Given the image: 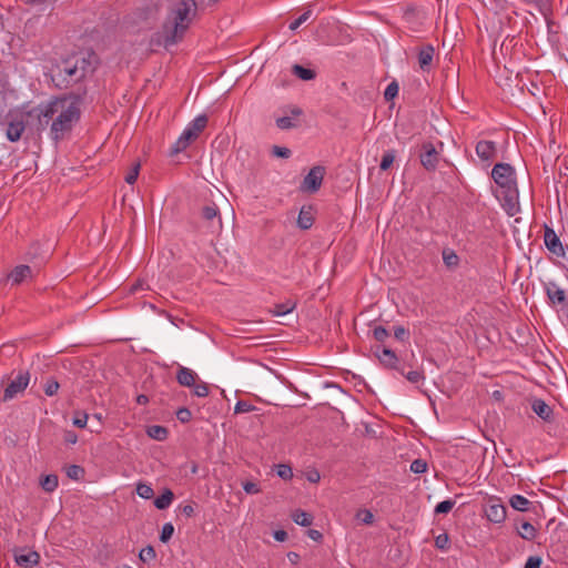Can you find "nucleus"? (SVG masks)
Returning <instances> with one entry per match:
<instances>
[{
	"mask_svg": "<svg viewBox=\"0 0 568 568\" xmlns=\"http://www.w3.org/2000/svg\"><path fill=\"white\" fill-rule=\"evenodd\" d=\"M197 14L195 0H178L170 7L168 18L162 26L163 45L169 49L181 42Z\"/></svg>",
	"mask_w": 568,
	"mask_h": 568,
	"instance_id": "nucleus-1",
	"label": "nucleus"
},
{
	"mask_svg": "<svg viewBox=\"0 0 568 568\" xmlns=\"http://www.w3.org/2000/svg\"><path fill=\"white\" fill-rule=\"evenodd\" d=\"M95 55L88 53L84 55H74L63 60L52 70L51 79L59 89H67L93 72L95 67L92 62Z\"/></svg>",
	"mask_w": 568,
	"mask_h": 568,
	"instance_id": "nucleus-2",
	"label": "nucleus"
},
{
	"mask_svg": "<svg viewBox=\"0 0 568 568\" xmlns=\"http://www.w3.org/2000/svg\"><path fill=\"white\" fill-rule=\"evenodd\" d=\"M71 102L67 98H57L55 103L59 104L58 112L51 123V138L58 142L63 139L67 132H70L74 122L80 119L79 104L82 101V95L73 93L70 95Z\"/></svg>",
	"mask_w": 568,
	"mask_h": 568,
	"instance_id": "nucleus-3",
	"label": "nucleus"
},
{
	"mask_svg": "<svg viewBox=\"0 0 568 568\" xmlns=\"http://www.w3.org/2000/svg\"><path fill=\"white\" fill-rule=\"evenodd\" d=\"M207 125V116L205 114H201L196 116L192 123L183 131L178 141L173 144L171 149V155H175L182 151H184L193 141H195L201 132Z\"/></svg>",
	"mask_w": 568,
	"mask_h": 568,
	"instance_id": "nucleus-4",
	"label": "nucleus"
},
{
	"mask_svg": "<svg viewBox=\"0 0 568 568\" xmlns=\"http://www.w3.org/2000/svg\"><path fill=\"white\" fill-rule=\"evenodd\" d=\"M491 178L501 190L517 186L515 169L508 163H496Z\"/></svg>",
	"mask_w": 568,
	"mask_h": 568,
	"instance_id": "nucleus-5",
	"label": "nucleus"
},
{
	"mask_svg": "<svg viewBox=\"0 0 568 568\" xmlns=\"http://www.w3.org/2000/svg\"><path fill=\"white\" fill-rule=\"evenodd\" d=\"M440 154L432 142H424L419 153V160L423 168L428 172H434L439 163Z\"/></svg>",
	"mask_w": 568,
	"mask_h": 568,
	"instance_id": "nucleus-6",
	"label": "nucleus"
},
{
	"mask_svg": "<svg viewBox=\"0 0 568 568\" xmlns=\"http://www.w3.org/2000/svg\"><path fill=\"white\" fill-rule=\"evenodd\" d=\"M325 175V168L321 165L313 166L304 178L301 190L303 192L315 193L320 190Z\"/></svg>",
	"mask_w": 568,
	"mask_h": 568,
	"instance_id": "nucleus-7",
	"label": "nucleus"
},
{
	"mask_svg": "<svg viewBox=\"0 0 568 568\" xmlns=\"http://www.w3.org/2000/svg\"><path fill=\"white\" fill-rule=\"evenodd\" d=\"M59 104L55 103V99L45 104H40L38 108L33 109L31 113H36L38 118V129H45L50 121H53L54 115L58 112Z\"/></svg>",
	"mask_w": 568,
	"mask_h": 568,
	"instance_id": "nucleus-8",
	"label": "nucleus"
},
{
	"mask_svg": "<svg viewBox=\"0 0 568 568\" xmlns=\"http://www.w3.org/2000/svg\"><path fill=\"white\" fill-rule=\"evenodd\" d=\"M30 375L28 372H20L17 377L9 382L3 390V400L14 398L19 393L23 392L29 384Z\"/></svg>",
	"mask_w": 568,
	"mask_h": 568,
	"instance_id": "nucleus-9",
	"label": "nucleus"
},
{
	"mask_svg": "<svg viewBox=\"0 0 568 568\" xmlns=\"http://www.w3.org/2000/svg\"><path fill=\"white\" fill-rule=\"evenodd\" d=\"M39 273L38 266H30L26 264H21L16 266L10 274L8 275V280L12 282V285H20L23 282L32 280L36 274Z\"/></svg>",
	"mask_w": 568,
	"mask_h": 568,
	"instance_id": "nucleus-10",
	"label": "nucleus"
},
{
	"mask_svg": "<svg viewBox=\"0 0 568 568\" xmlns=\"http://www.w3.org/2000/svg\"><path fill=\"white\" fill-rule=\"evenodd\" d=\"M485 515L489 521L500 524L506 519L507 510L498 498H491L485 508Z\"/></svg>",
	"mask_w": 568,
	"mask_h": 568,
	"instance_id": "nucleus-11",
	"label": "nucleus"
},
{
	"mask_svg": "<svg viewBox=\"0 0 568 568\" xmlns=\"http://www.w3.org/2000/svg\"><path fill=\"white\" fill-rule=\"evenodd\" d=\"M503 193V207L509 216H514L519 213V200H518V190L517 186L506 189L501 191Z\"/></svg>",
	"mask_w": 568,
	"mask_h": 568,
	"instance_id": "nucleus-12",
	"label": "nucleus"
},
{
	"mask_svg": "<svg viewBox=\"0 0 568 568\" xmlns=\"http://www.w3.org/2000/svg\"><path fill=\"white\" fill-rule=\"evenodd\" d=\"M161 6L158 2H149L142 7H139L135 11V16L139 21L146 23H154L160 14Z\"/></svg>",
	"mask_w": 568,
	"mask_h": 568,
	"instance_id": "nucleus-13",
	"label": "nucleus"
},
{
	"mask_svg": "<svg viewBox=\"0 0 568 568\" xmlns=\"http://www.w3.org/2000/svg\"><path fill=\"white\" fill-rule=\"evenodd\" d=\"M375 356L378 358L381 364L386 368L397 369L400 374H404V371L397 367L398 357L395 352L388 347H383L381 349L379 346L375 349Z\"/></svg>",
	"mask_w": 568,
	"mask_h": 568,
	"instance_id": "nucleus-14",
	"label": "nucleus"
},
{
	"mask_svg": "<svg viewBox=\"0 0 568 568\" xmlns=\"http://www.w3.org/2000/svg\"><path fill=\"white\" fill-rule=\"evenodd\" d=\"M200 216L203 221H205L210 226L214 224L217 225V229H222V220L217 205L214 202H210L201 209Z\"/></svg>",
	"mask_w": 568,
	"mask_h": 568,
	"instance_id": "nucleus-15",
	"label": "nucleus"
},
{
	"mask_svg": "<svg viewBox=\"0 0 568 568\" xmlns=\"http://www.w3.org/2000/svg\"><path fill=\"white\" fill-rule=\"evenodd\" d=\"M544 241L548 251L556 254L557 256L565 255V251L560 242V239L558 237L556 232L549 226H545Z\"/></svg>",
	"mask_w": 568,
	"mask_h": 568,
	"instance_id": "nucleus-16",
	"label": "nucleus"
},
{
	"mask_svg": "<svg viewBox=\"0 0 568 568\" xmlns=\"http://www.w3.org/2000/svg\"><path fill=\"white\" fill-rule=\"evenodd\" d=\"M24 549H16L14 550V561L18 566L22 568H32L33 566L39 565L40 555L36 550H29L27 554H22Z\"/></svg>",
	"mask_w": 568,
	"mask_h": 568,
	"instance_id": "nucleus-17",
	"label": "nucleus"
},
{
	"mask_svg": "<svg viewBox=\"0 0 568 568\" xmlns=\"http://www.w3.org/2000/svg\"><path fill=\"white\" fill-rule=\"evenodd\" d=\"M531 409L542 420L547 423L554 420V410L545 400L540 398H534L531 400Z\"/></svg>",
	"mask_w": 568,
	"mask_h": 568,
	"instance_id": "nucleus-18",
	"label": "nucleus"
},
{
	"mask_svg": "<svg viewBox=\"0 0 568 568\" xmlns=\"http://www.w3.org/2000/svg\"><path fill=\"white\" fill-rule=\"evenodd\" d=\"M496 144L493 141L481 140L476 144V154L483 161H490L496 156Z\"/></svg>",
	"mask_w": 568,
	"mask_h": 568,
	"instance_id": "nucleus-19",
	"label": "nucleus"
},
{
	"mask_svg": "<svg viewBox=\"0 0 568 568\" xmlns=\"http://www.w3.org/2000/svg\"><path fill=\"white\" fill-rule=\"evenodd\" d=\"M545 288H546V294L552 305H556V304L565 305L566 304V293L556 283L549 282L546 284Z\"/></svg>",
	"mask_w": 568,
	"mask_h": 568,
	"instance_id": "nucleus-20",
	"label": "nucleus"
},
{
	"mask_svg": "<svg viewBox=\"0 0 568 568\" xmlns=\"http://www.w3.org/2000/svg\"><path fill=\"white\" fill-rule=\"evenodd\" d=\"M435 49L432 44L423 45L418 51V65L423 71H429L433 59H434Z\"/></svg>",
	"mask_w": 568,
	"mask_h": 568,
	"instance_id": "nucleus-21",
	"label": "nucleus"
},
{
	"mask_svg": "<svg viewBox=\"0 0 568 568\" xmlns=\"http://www.w3.org/2000/svg\"><path fill=\"white\" fill-rule=\"evenodd\" d=\"M197 378V374L187 367L180 366L178 369L176 381L181 386L192 387Z\"/></svg>",
	"mask_w": 568,
	"mask_h": 568,
	"instance_id": "nucleus-22",
	"label": "nucleus"
},
{
	"mask_svg": "<svg viewBox=\"0 0 568 568\" xmlns=\"http://www.w3.org/2000/svg\"><path fill=\"white\" fill-rule=\"evenodd\" d=\"M26 126L22 120H12L8 123L6 135L7 139L11 142H17L20 140Z\"/></svg>",
	"mask_w": 568,
	"mask_h": 568,
	"instance_id": "nucleus-23",
	"label": "nucleus"
},
{
	"mask_svg": "<svg viewBox=\"0 0 568 568\" xmlns=\"http://www.w3.org/2000/svg\"><path fill=\"white\" fill-rule=\"evenodd\" d=\"M314 223V214L312 206H303L297 217V225L302 230H308Z\"/></svg>",
	"mask_w": 568,
	"mask_h": 568,
	"instance_id": "nucleus-24",
	"label": "nucleus"
},
{
	"mask_svg": "<svg viewBox=\"0 0 568 568\" xmlns=\"http://www.w3.org/2000/svg\"><path fill=\"white\" fill-rule=\"evenodd\" d=\"M174 499V494L171 489L165 488L164 491L154 499V506L160 509L164 510L169 508V506L172 504Z\"/></svg>",
	"mask_w": 568,
	"mask_h": 568,
	"instance_id": "nucleus-25",
	"label": "nucleus"
},
{
	"mask_svg": "<svg viewBox=\"0 0 568 568\" xmlns=\"http://www.w3.org/2000/svg\"><path fill=\"white\" fill-rule=\"evenodd\" d=\"M517 532L525 540H534L537 535V529L529 521H523L520 526L517 527Z\"/></svg>",
	"mask_w": 568,
	"mask_h": 568,
	"instance_id": "nucleus-26",
	"label": "nucleus"
},
{
	"mask_svg": "<svg viewBox=\"0 0 568 568\" xmlns=\"http://www.w3.org/2000/svg\"><path fill=\"white\" fill-rule=\"evenodd\" d=\"M146 434L149 437L162 442L168 438L169 430L166 427L161 425H151L146 428Z\"/></svg>",
	"mask_w": 568,
	"mask_h": 568,
	"instance_id": "nucleus-27",
	"label": "nucleus"
},
{
	"mask_svg": "<svg viewBox=\"0 0 568 568\" xmlns=\"http://www.w3.org/2000/svg\"><path fill=\"white\" fill-rule=\"evenodd\" d=\"M510 506L518 511H528L531 501L521 495H514L509 499Z\"/></svg>",
	"mask_w": 568,
	"mask_h": 568,
	"instance_id": "nucleus-28",
	"label": "nucleus"
},
{
	"mask_svg": "<svg viewBox=\"0 0 568 568\" xmlns=\"http://www.w3.org/2000/svg\"><path fill=\"white\" fill-rule=\"evenodd\" d=\"M292 73L301 80L310 81L316 78V72L311 69H306L300 64H294L292 67Z\"/></svg>",
	"mask_w": 568,
	"mask_h": 568,
	"instance_id": "nucleus-29",
	"label": "nucleus"
},
{
	"mask_svg": "<svg viewBox=\"0 0 568 568\" xmlns=\"http://www.w3.org/2000/svg\"><path fill=\"white\" fill-rule=\"evenodd\" d=\"M443 261L448 268H456L459 264V256L452 248L443 250Z\"/></svg>",
	"mask_w": 568,
	"mask_h": 568,
	"instance_id": "nucleus-30",
	"label": "nucleus"
},
{
	"mask_svg": "<svg viewBox=\"0 0 568 568\" xmlns=\"http://www.w3.org/2000/svg\"><path fill=\"white\" fill-rule=\"evenodd\" d=\"M58 484V476L53 474L42 476L40 479V486L47 493H52L53 490H55Z\"/></svg>",
	"mask_w": 568,
	"mask_h": 568,
	"instance_id": "nucleus-31",
	"label": "nucleus"
},
{
	"mask_svg": "<svg viewBox=\"0 0 568 568\" xmlns=\"http://www.w3.org/2000/svg\"><path fill=\"white\" fill-rule=\"evenodd\" d=\"M293 520L303 527H308L313 524V516L302 509H297L292 515Z\"/></svg>",
	"mask_w": 568,
	"mask_h": 568,
	"instance_id": "nucleus-32",
	"label": "nucleus"
},
{
	"mask_svg": "<svg viewBox=\"0 0 568 568\" xmlns=\"http://www.w3.org/2000/svg\"><path fill=\"white\" fill-rule=\"evenodd\" d=\"M296 307V303L292 301H286L285 303L275 304L274 314L276 316L285 315L291 313Z\"/></svg>",
	"mask_w": 568,
	"mask_h": 568,
	"instance_id": "nucleus-33",
	"label": "nucleus"
},
{
	"mask_svg": "<svg viewBox=\"0 0 568 568\" xmlns=\"http://www.w3.org/2000/svg\"><path fill=\"white\" fill-rule=\"evenodd\" d=\"M395 156H396L395 150H389V151L385 152L384 155L382 156V161L379 164L381 170L387 171L394 163Z\"/></svg>",
	"mask_w": 568,
	"mask_h": 568,
	"instance_id": "nucleus-34",
	"label": "nucleus"
},
{
	"mask_svg": "<svg viewBox=\"0 0 568 568\" xmlns=\"http://www.w3.org/2000/svg\"><path fill=\"white\" fill-rule=\"evenodd\" d=\"M67 476L73 480H79L84 476V468L79 465H70L67 468Z\"/></svg>",
	"mask_w": 568,
	"mask_h": 568,
	"instance_id": "nucleus-35",
	"label": "nucleus"
},
{
	"mask_svg": "<svg viewBox=\"0 0 568 568\" xmlns=\"http://www.w3.org/2000/svg\"><path fill=\"white\" fill-rule=\"evenodd\" d=\"M398 90H399V87H398V83L394 80L392 81L385 92H384V99L389 102V101H393L397 94H398Z\"/></svg>",
	"mask_w": 568,
	"mask_h": 568,
	"instance_id": "nucleus-36",
	"label": "nucleus"
},
{
	"mask_svg": "<svg viewBox=\"0 0 568 568\" xmlns=\"http://www.w3.org/2000/svg\"><path fill=\"white\" fill-rule=\"evenodd\" d=\"M136 494L144 499H150L153 497L154 491L153 488L150 485L140 483L136 486Z\"/></svg>",
	"mask_w": 568,
	"mask_h": 568,
	"instance_id": "nucleus-37",
	"label": "nucleus"
},
{
	"mask_svg": "<svg viewBox=\"0 0 568 568\" xmlns=\"http://www.w3.org/2000/svg\"><path fill=\"white\" fill-rule=\"evenodd\" d=\"M454 506H455L454 500L447 499V500L440 501L435 507V514L436 515L448 514L453 509Z\"/></svg>",
	"mask_w": 568,
	"mask_h": 568,
	"instance_id": "nucleus-38",
	"label": "nucleus"
},
{
	"mask_svg": "<svg viewBox=\"0 0 568 568\" xmlns=\"http://www.w3.org/2000/svg\"><path fill=\"white\" fill-rule=\"evenodd\" d=\"M155 557H156L155 549L150 545L146 546L145 548H143L139 554V558L143 562L153 560Z\"/></svg>",
	"mask_w": 568,
	"mask_h": 568,
	"instance_id": "nucleus-39",
	"label": "nucleus"
},
{
	"mask_svg": "<svg viewBox=\"0 0 568 568\" xmlns=\"http://www.w3.org/2000/svg\"><path fill=\"white\" fill-rule=\"evenodd\" d=\"M173 532V525L171 523L164 524L160 534V540L164 544L168 542L172 538Z\"/></svg>",
	"mask_w": 568,
	"mask_h": 568,
	"instance_id": "nucleus-40",
	"label": "nucleus"
},
{
	"mask_svg": "<svg viewBox=\"0 0 568 568\" xmlns=\"http://www.w3.org/2000/svg\"><path fill=\"white\" fill-rule=\"evenodd\" d=\"M276 125L281 130H287L296 126V123L291 116H282L276 120Z\"/></svg>",
	"mask_w": 568,
	"mask_h": 568,
	"instance_id": "nucleus-41",
	"label": "nucleus"
},
{
	"mask_svg": "<svg viewBox=\"0 0 568 568\" xmlns=\"http://www.w3.org/2000/svg\"><path fill=\"white\" fill-rule=\"evenodd\" d=\"M410 470L415 474H424L427 470V463L424 459H415L410 464Z\"/></svg>",
	"mask_w": 568,
	"mask_h": 568,
	"instance_id": "nucleus-42",
	"label": "nucleus"
},
{
	"mask_svg": "<svg viewBox=\"0 0 568 568\" xmlns=\"http://www.w3.org/2000/svg\"><path fill=\"white\" fill-rule=\"evenodd\" d=\"M59 387H60V385H59L58 381H55L54 378H50L47 381V383L44 385V393L47 396H53L57 394Z\"/></svg>",
	"mask_w": 568,
	"mask_h": 568,
	"instance_id": "nucleus-43",
	"label": "nucleus"
},
{
	"mask_svg": "<svg viewBox=\"0 0 568 568\" xmlns=\"http://www.w3.org/2000/svg\"><path fill=\"white\" fill-rule=\"evenodd\" d=\"M194 388L193 393L194 395L199 396V397H206L209 395V386L206 383L204 382H199V383H194V385L192 386Z\"/></svg>",
	"mask_w": 568,
	"mask_h": 568,
	"instance_id": "nucleus-44",
	"label": "nucleus"
},
{
	"mask_svg": "<svg viewBox=\"0 0 568 568\" xmlns=\"http://www.w3.org/2000/svg\"><path fill=\"white\" fill-rule=\"evenodd\" d=\"M373 336L377 342H385V339L389 336L388 331L383 326H376L373 329Z\"/></svg>",
	"mask_w": 568,
	"mask_h": 568,
	"instance_id": "nucleus-45",
	"label": "nucleus"
},
{
	"mask_svg": "<svg viewBox=\"0 0 568 568\" xmlns=\"http://www.w3.org/2000/svg\"><path fill=\"white\" fill-rule=\"evenodd\" d=\"M140 163L136 162L134 163V165L132 166V169L130 170V172L125 175V182L129 183V184H133L138 176H139V172H140Z\"/></svg>",
	"mask_w": 568,
	"mask_h": 568,
	"instance_id": "nucleus-46",
	"label": "nucleus"
},
{
	"mask_svg": "<svg viewBox=\"0 0 568 568\" xmlns=\"http://www.w3.org/2000/svg\"><path fill=\"white\" fill-rule=\"evenodd\" d=\"M312 16V11L307 10L303 14H301L296 20H294L290 24L291 30H296L300 26H302L305 21H307Z\"/></svg>",
	"mask_w": 568,
	"mask_h": 568,
	"instance_id": "nucleus-47",
	"label": "nucleus"
},
{
	"mask_svg": "<svg viewBox=\"0 0 568 568\" xmlns=\"http://www.w3.org/2000/svg\"><path fill=\"white\" fill-rule=\"evenodd\" d=\"M277 475L282 479L287 480L293 477V471L288 465H278L277 466Z\"/></svg>",
	"mask_w": 568,
	"mask_h": 568,
	"instance_id": "nucleus-48",
	"label": "nucleus"
},
{
	"mask_svg": "<svg viewBox=\"0 0 568 568\" xmlns=\"http://www.w3.org/2000/svg\"><path fill=\"white\" fill-rule=\"evenodd\" d=\"M272 154L277 158L287 159L291 156V150L285 146L274 145L272 148Z\"/></svg>",
	"mask_w": 568,
	"mask_h": 568,
	"instance_id": "nucleus-49",
	"label": "nucleus"
},
{
	"mask_svg": "<svg viewBox=\"0 0 568 568\" xmlns=\"http://www.w3.org/2000/svg\"><path fill=\"white\" fill-rule=\"evenodd\" d=\"M176 417L181 423H187L192 418V413L186 407H181L176 412Z\"/></svg>",
	"mask_w": 568,
	"mask_h": 568,
	"instance_id": "nucleus-50",
	"label": "nucleus"
},
{
	"mask_svg": "<svg viewBox=\"0 0 568 568\" xmlns=\"http://www.w3.org/2000/svg\"><path fill=\"white\" fill-rule=\"evenodd\" d=\"M394 336L400 342H405L409 337V332L404 326H396L394 328Z\"/></svg>",
	"mask_w": 568,
	"mask_h": 568,
	"instance_id": "nucleus-51",
	"label": "nucleus"
},
{
	"mask_svg": "<svg viewBox=\"0 0 568 568\" xmlns=\"http://www.w3.org/2000/svg\"><path fill=\"white\" fill-rule=\"evenodd\" d=\"M357 518L361 519L366 525H372L374 521V515L368 509L361 510L357 514Z\"/></svg>",
	"mask_w": 568,
	"mask_h": 568,
	"instance_id": "nucleus-52",
	"label": "nucleus"
},
{
	"mask_svg": "<svg viewBox=\"0 0 568 568\" xmlns=\"http://www.w3.org/2000/svg\"><path fill=\"white\" fill-rule=\"evenodd\" d=\"M403 375H405V377L413 384L419 383L424 379V374L419 371H410L407 374L404 373Z\"/></svg>",
	"mask_w": 568,
	"mask_h": 568,
	"instance_id": "nucleus-53",
	"label": "nucleus"
},
{
	"mask_svg": "<svg viewBox=\"0 0 568 568\" xmlns=\"http://www.w3.org/2000/svg\"><path fill=\"white\" fill-rule=\"evenodd\" d=\"M254 409V406L251 405L250 403L247 402H244V400H239L235 405V413L236 414H240V413H248V412H252Z\"/></svg>",
	"mask_w": 568,
	"mask_h": 568,
	"instance_id": "nucleus-54",
	"label": "nucleus"
},
{
	"mask_svg": "<svg viewBox=\"0 0 568 568\" xmlns=\"http://www.w3.org/2000/svg\"><path fill=\"white\" fill-rule=\"evenodd\" d=\"M87 423H88V414H85V413H79L73 418V425L79 428H84L87 426Z\"/></svg>",
	"mask_w": 568,
	"mask_h": 568,
	"instance_id": "nucleus-55",
	"label": "nucleus"
},
{
	"mask_svg": "<svg viewBox=\"0 0 568 568\" xmlns=\"http://www.w3.org/2000/svg\"><path fill=\"white\" fill-rule=\"evenodd\" d=\"M541 558L539 556H531L527 559L524 568H540Z\"/></svg>",
	"mask_w": 568,
	"mask_h": 568,
	"instance_id": "nucleus-56",
	"label": "nucleus"
},
{
	"mask_svg": "<svg viewBox=\"0 0 568 568\" xmlns=\"http://www.w3.org/2000/svg\"><path fill=\"white\" fill-rule=\"evenodd\" d=\"M448 541H449V538H448L447 534H442V535L436 537L435 546L438 549H446L447 545H448Z\"/></svg>",
	"mask_w": 568,
	"mask_h": 568,
	"instance_id": "nucleus-57",
	"label": "nucleus"
},
{
	"mask_svg": "<svg viewBox=\"0 0 568 568\" xmlns=\"http://www.w3.org/2000/svg\"><path fill=\"white\" fill-rule=\"evenodd\" d=\"M243 489L246 494H257L261 491L258 485L254 481L243 483Z\"/></svg>",
	"mask_w": 568,
	"mask_h": 568,
	"instance_id": "nucleus-58",
	"label": "nucleus"
},
{
	"mask_svg": "<svg viewBox=\"0 0 568 568\" xmlns=\"http://www.w3.org/2000/svg\"><path fill=\"white\" fill-rule=\"evenodd\" d=\"M182 514L186 517H192L194 515V506H193V503H190V504H186V505H183L180 507Z\"/></svg>",
	"mask_w": 568,
	"mask_h": 568,
	"instance_id": "nucleus-59",
	"label": "nucleus"
},
{
	"mask_svg": "<svg viewBox=\"0 0 568 568\" xmlns=\"http://www.w3.org/2000/svg\"><path fill=\"white\" fill-rule=\"evenodd\" d=\"M64 442L67 444H75L78 442V436L74 432L68 430L64 433Z\"/></svg>",
	"mask_w": 568,
	"mask_h": 568,
	"instance_id": "nucleus-60",
	"label": "nucleus"
},
{
	"mask_svg": "<svg viewBox=\"0 0 568 568\" xmlns=\"http://www.w3.org/2000/svg\"><path fill=\"white\" fill-rule=\"evenodd\" d=\"M307 536L315 541H321L323 539L322 532L316 529H308Z\"/></svg>",
	"mask_w": 568,
	"mask_h": 568,
	"instance_id": "nucleus-61",
	"label": "nucleus"
},
{
	"mask_svg": "<svg viewBox=\"0 0 568 568\" xmlns=\"http://www.w3.org/2000/svg\"><path fill=\"white\" fill-rule=\"evenodd\" d=\"M306 478L311 483H318L321 479V475L317 470H311L307 473Z\"/></svg>",
	"mask_w": 568,
	"mask_h": 568,
	"instance_id": "nucleus-62",
	"label": "nucleus"
},
{
	"mask_svg": "<svg viewBox=\"0 0 568 568\" xmlns=\"http://www.w3.org/2000/svg\"><path fill=\"white\" fill-rule=\"evenodd\" d=\"M274 538L277 541H285L287 539V532L285 530H276L274 531Z\"/></svg>",
	"mask_w": 568,
	"mask_h": 568,
	"instance_id": "nucleus-63",
	"label": "nucleus"
},
{
	"mask_svg": "<svg viewBox=\"0 0 568 568\" xmlns=\"http://www.w3.org/2000/svg\"><path fill=\"white\" fill-rule=\"evenodd\" d=\"M287 558L288 560L293 564V565H297L298 561H300V555L297 552H294V551H290L287 554Z\"/></svg>",
	"mask_w": 568,
	"mask_h": 568,
	"instance_id": "nucleus-64",
	"label": "nucleus"
}]
</instances>
